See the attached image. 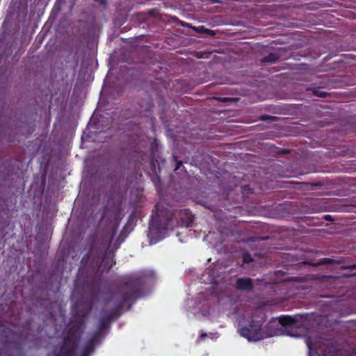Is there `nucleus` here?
Returning a JSON list of instances; mask_svg holds the SVG:
<instances>
[{
  "instance_id": "obj_1",
  "label": "nucleus",
  "mask_w": 356,
  "mask_h": 356,
  "mask_svg": "<svg viewBox=\"0 0 356 356\" xmlns=\"http://www.w3.org/2000/svg\"><path fill=\"white\" fill-rule=\"evenodd\" d=\"M243 325L241 323L240 325ZM240 334L246 338L249 341H257L264 338L280 335L281 332L276 330L271 333H266L261 328V324L258 322L254 323L250 325V328L241 327L239 330Z\"/></svg>"
},
{
  "instance_id": "obj_2",
  "label": "nucleus",
  "mask_w": 356,
  "mask_h": 356,
  "mask_svg": "<svg viewBox=\"0 0 356 356\" xmlns=\"http://www.w3.org/2000/svg\"><path fill=\"white\" fill-rule=\"evenodd\" d=\"M277 324L282 327H296L298 325V319L296 317L289 316H280L277 321L271 323L270 326H274Z\"/></svg>"
},
{
  "instance_id": "obj_3",
  "label": "nucleus",
  "mask_w": 356,
  "mask_h": 356,
  "mask_svg": "<svg viewBox=\"0 0 356 356\" xmlns=\"http://www.w3.org/2000/svg\"><path fill=\"white\" fill-rule=\"evenodd\" d=\"M156 234H157L156 227H155V226L153 224H151L149 225V234H148V236L149 238L151 243H155L159 240H160L164 237V236H162L159 237L158 238H156L155 236L156 235Z\"/></svg>"
},
{
  "instance_id": "obj_4",
  "label": "nucleus",
  "mask_w": 356,
  "mask_h": 356,
  "mask_svg": "<svg viewBox=\"0 0 356 356\" xmlns=\"http://www.w3.org/2000/svg\"><path fill=\"white\" fill-rule=\"evenodd\" d=\"M252 282L250 279H239L237 281V287L243 290H248L252 288Z\"/></svg>"
},
{
  "instance_id": "obj_5",
  "label": "nucleus",
  "mask_w": 356,
  "mask_h": 356,
  "mask_svg": "<svg viewBox=\"0 0 356 356\" xmlns=\"http://www.w3.org/2000/svg\"><path fill=\"white\" fill-rule=\"evenodd\" d=\"M307 345L309 349V356H318L316 353H312V349L314 345L310 339H307Z\"/></svg>"
},
{
  "instance_id": "obj_6",
  "label": "nucleus",
  "mask_w": 356,
  "mask_h": 356,
  "mask_svg": "<svg viewBox=\"0 0 356 356\" xmlns=\"http://www.w3.org/2000/svg\"><path fill=\"white\" fill-rule=\"evenodd\" d=\"M206 336H207V334H205V333H202V334H201V335H200V338H201V339H204Z\"/></svg>"
},
{
  "instance_id": "obj_7",
  "label": "nucleus",
  "mask_w": 356,
  "mask_h": 356,
  "mask_svg": "<svg viewBox=\"0 0 356 356\" xmlns=\"http://www.w3.org/2000/svg\"><path fill=\"white\" fill-rule=\"evenodd\" d=\"M320 96L323 97V96H324V93H323V92H321V93L320 94Z\"/></svg>"
}]
</instances>
